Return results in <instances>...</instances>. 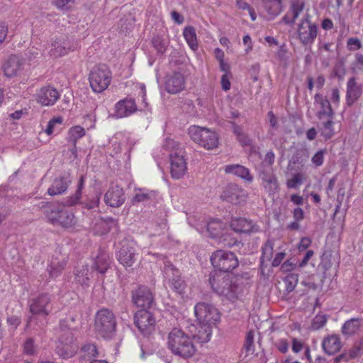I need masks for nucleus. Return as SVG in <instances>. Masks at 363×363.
Wrapping results in <instances>:
<instances>
[{
  "instance_id": "52",
  "label": "nucleus",
  "mask_w": 363,
  "mask_h": 363,
  "mask_svg": "<svg viewBox=\"0 0 363 363\" xmlns=\"http://www.w3.org/2000/svg\"><path fill=\"white\" fill-rule=\"evenodd\" d=\"M135 88L138 89V96L141 98L142 101V107L143 108H145L147 107V102L146 101V87L144 84H138L135 86Z\"/></svg>"
},
{
  "instance_id": "7",
  "label": "nucleus",
  "mask_w": 363,
  "mask_h": 363,
  "mask_svg": "<svg viewBox=\"0 0 363 363\" xmlns=\"http://www.w3.org/2000/svg\"><path fill=\"white\" fill-rule=\"evenodd\" d=\"M111 72L105 65L96 66L90 72L89 80L92 90L101 93L106 90L111 82Z\"/></svg>"
},
{
  "instance_id": "34",
  "label": "nucleus",
  "mask_w": 363,
  "mask_h": 363,
  "mask_svg": "<svg viewBox=\"0 0 363 363\" xmlns=\"http://www.w3.org/2000/svg\"><path fill=\"white\" fill-rule=\"evenodd\" d=\"M183 36L189 48L194 51L197 50L199 45L195 28L192 26L184 28Z\"/></svg>"
},
{
  "instance_id": "23",
  "label": "nucleus",
  "mask_w": 363,
  "mask_h": 363,
  "mask_svg": "<svg viewBox=\"0 0 363 363\" xmlns=\"http://www.w3.org/2000/svg\"><path fill=\"white\" fill-rule=\"evenodd\" d=\"M50 297L47 294H42L32 300L30 304V311L33 314L48 315L51 311Z\"/></svg>"
},
{
  "instance_id": "46",
  "label": "nucleus",
  "mask_w": 363,
  "mask_h": 363,
  "mask_svg": "<svg viewBox=\"0 0 363 363\" xmlns=\"http://www.w3.org/2000/svg\"><path fill=\"white\" fill-rule=\"evenodd\" d=\"M298 281V275L297 274H288L284 281L286 284V289L288 292H291L296 288Z\"/></svg>"
},
{
  "instance_id": "63",
  "label": "nucleus",
  "mask_w": 363,
  "mask_h": 363,
  "mask_svg": "<svg viewBox=\"0 0 363 363\" xmlns=\"http://www.w3.org/2000/svg\"><path fill=\"white\" fill-rule=\"evenodd\" d=\"M314 252L313 250H308L303 257V259L299 262L298 267L300 268L304 267L308 262L309 259L312 257Z\"/></svg>"
},
{
  "instance_id": "4",
  "label": "nucleus",
  "mask_w": 363,
  "mask_h": 363,
  "mask_svg": "<svg viewBox=\"0 0 363 363\" xmlns=\"http://www.w3.org/2000/svg\"><path fill=\"white\" fill-rule=\"evenodd\" d=\"M164 146L170 151L169 162L172 177L174 179L182 178L187 170L183 149L172 139L167 140Z\"/></svg>"
},
{
  "instance_id": "15",
  "label": "nucleus",
  "mask_w": 363,
  "mask_h": 363,
  "mask_svg": "<svg viewBox=\"0 0 363 363\" xmlns=\"http://www.w3.org/2000/svg\"><path fill=\"white\" fill-rule=\"evenodd\" d=\"M25 60L16 55H10L4 62L2 69L7 77L21 75L25 69Z\"/></svg>"
},
{
  "instance_id": "16",
  "label": "nucleus",
  "mask_w": 363,
  "mask_h": 363,
  "mask_svg": "<svg viewBox=\"0 0 363 363\" xmlns=\"http://www.w3.org/2000/svg\"><path fill=\"white\" fill-rule=\"evenodd\" d=\"M133 303L138 306L146 310L151 307L153 303V295L151 291L145 286H139L133 292Z\"/></svg>"
},
{
  "instance_id": "12",
  "label": "nucleus",
  "mask_w": 363,
  "mask_h": 363,
  "mask_svg": "<svg viewBox=\"0 0 363 363\" xmlns=\"http://www.w3.org/2000/svg\"><path fill=\"white\" fill-rule=\"evenodd\" d=\"M297 32L298 38L303 45H312L318 35V26L308 18H305L298 24Z\"/></svg>"
},
{
  "instance_id": "27",
  "label": "nucleus",
  "mask_w": 363,
  "mask_h": 363,
  "mask_svg": "<svg viewBox=\"0 0 363 363\" xmlns=\"http://www.w3.org/2000/svg\"><path fill=\"white\" fill-rule=\"evenodd\" d=\"M225 172L233 174L243 179L245 182L251 183L253 181V176L249 169L240 164H229L224 168Z\"/></svg>"
},
{
  "instance_id": "3",
  "label": "nucleus",
  "mask_w": 363,
  "mask_h": 363,
  "mask_svg": "<svg viewBox=\"0 0 363 363\" xmlns=\"http://www.w3.org/2000/svg\"><path fill=\"white\" fill-rule=\"evenodd\" d=\"M188 222L200 233H207L212 238L219 239V242L227 240V228L225 223L218 219L206 220L203 216L189 217Z\"/></svg>"
},
{
  "instance_id": "6",
  "label": "nucleus",
  "mask_w": 363,
  "mask_h": 363,
  "mask_svg": "<svg viewBox=\"0 0 363 363\" xmlns=\"http://www.w3.org/2000/svg\"><path fill=\"white\" fill-rule=\"evenodd\" d=\"M191 140L201 146L210 150L218 147V134L208 128L199 125H191L188 130Z\"/></svg>"
},
{
  "instance_id": "44",
  "label": "nucleus",
  "mask_w": 363,
  "mask_h": 363,
  "mask_svg": "<svg viewBox=\"0 0 363 363\" xmlns=\"http://www.w3.org/2000/svg\"><path fill=\"white\" fill-rule=\"evenodd\" d=\"M333 124L334 123L332 121V118H328L326 122L323 123L320 131L321 135L323 136L326 140L331 138L335 134Z\"/></svg>"
},
{
  "instance_id": "14",
  "label": "nucleus",
  "mask_w": 363,
  "mask_h": 363,
  "mask_svg": "<svg viewBox=\"0 0 363 363\" xmlns=\"http://www.w3.org/2000/svg\"><path fill=\"white\" fill-rule=\"evenodd\" d=\"M137 245L133 240H123L118 252V262L125 267H130L136 260Z\"/></svg>"
},
{
  "instance_id": "19",
  "label": "nucleus",
  "mask_w": 363,
  "mask_h": 363,
  "mask_svg": "<svg viewBox=\"0 0 363 363\" xmlns=\"http://www.w3.org/2000/svg\"><path fill=\"white\" fill-rule=\"evenodd\" d=\"M137 110L135 100L131 98H125L116 104L113 117L116 118L128 117Z\"/></svg>"
},
{
  "instance_id": "24",
  "label": "nucleus",
  "mask_w": 363,
  "mask_h": 363,
  "mask_svg": "<svg viewBox=\"0 0 363 363\" xmlns=\"http://www.w3.org/2000/svg\"><path fill=\"white\" fill-rule=\"evenodd\" d=\"M185 87L184 76L179 72L168 75L165 80V89L170 94H177Z\"/></svg>"
},
{
  "instance_id": "32",
  "label": "nucleus",
  "mask_w": 363,
  "mask_h": 363,
  "mask_svg": "<svg viewBox=\"0 0 363 363\" xmlns=\"http://www.w3.org/2000/svg\"><path fill=\"white\" fill-rule=\"evenodd\" d=\"M304 8V4L301 1L294 2L290 11L284 16L283 21L287 24H292L298 17Z\"/></svg>"
},
{
  "instance_id": "56",
  "label": "nucleus",
  "mask_w": 363,
  "mask_h": 363,
  "mask_svg": "<svg viewBox=\"0 0 363 363\" xmlns=\"http://www.w3.org/2000/svg\"><path fill=\"white\" fill-rule=\"evenodd\" d=\"M23 351L26 354L31 355L35 352V345L32 339H28L23 346Z\"/></svg>"
},
{
  "instance_id": "25",
  "label": "nucleus",
  "mask_w": 363,
  "mask_h": 363,
  "mask_svg": "<svg viewBox=\"0 0 363 363\" xmlns=\"http://www.w3.org/2000/svg\"><path fill=\"white\" fill-rule=\"evenodd\" d=\"M362 93V85L354 77L350 78L347 82L346 99L349 105L354 104Z\"/></svg>"
},
{
  "instance_id": "54",
  "label": "nucleus",
  "mask_w": 363,
  "mask_h": 363,
  "mask_svg": "<svg viewBox=\"0 0 363 363\" xmlns=\"http://www.w3.org/2000/svg\"><path fill=\"white\" fill-rule=\"evenodd\" d=\"M347 48L351 51L357 50L362 48V43L357 38H350L347 42Z\"/></svg>"
},
{
  "instance_id": "2",
  "label": "nucleus",
  "mask_w": 363,
  "mask_h": 363,
  "mask_svg": "<svg viewBox=\"0 0 363 363\" xmlns=\"http://www.w3.org/2000/svg\"><path fill=\"white\" fill-rule=\"evenodd\" d=\"M167 347L172 354L184 359L191 357L196 350L192 337L179 328L169 333Z\"/></svg>"
},
{
  "instance_id": "30",
  "label": "nucleus",
  "mask_w": 363,
  "mask_h": 363,
  "mask_svg": "<svg viewBox=\"0 0 363 363\" xmlns=\"http://www.w3.org/2000/svg\"><path fill=\"white\" fill-rule=\"evenodd\" d=\"M71 181L68 177H62L56 178L48 189V193L50 196H55L63 194L68 188Z\"/></svg>"
},
{
  "instance_id": "13",
  "label": "nucleus",
  "mask_w": 363,
  "mask_h": 363,
  "mask_svg": "<svg viewBox=\"0 0 363 363\" xmlns=\"http://www.w3.org/2000/svg\"><path fill=\"white\" fill-rule=\"evenodd\" d=\"M135 324L144 335L151 334L155 329V320L152 314L143 309L135 314Z\"/></svg>"
},
{
  "instance_id": "9",
  "label": "nucleus",
  "mask_w": 363,
  "mask_h": 363,
  "mask_svg": "<svg viewBox=\"0 0 363 363\" xmlns=\"http://www.w3.org/2000/svg\"><path fill=\"white\" fill-rule=\"evenodd\" d=\"M47 218L53 225L66 228H72L76 223L74 214L60 205H52L47 213Z\"/></svg>"
},
{
  "instance_id": "49",
  "label": "nucleus",
  "mask_w": 363,
  "mask_h": 363,
  "mask_svg": "<svg viewBox=\"0 0 363 363\" xmlns=\"http://www.w3.org/2000/svg\"><path fill=\"white\" fill-rule=\"evenodd\" d=\"M243 349L247 354H252L255 351L254 346V334L253 332L250 331L246 336V340L243 346Z\"/></svg>"
},
{
  "instance_id": "1",
  "label": "nucleus",
  "mask_w": 363,
  "mask_h": 363,
  "mask_svg": "<svg viewBox=\"0 0 363 363\" xmlns=\"http://www.w3.org/2000/svg\"><path fill=\"white\" fill-rule=\"evenodd\" d=\"M214 268L220 272L211 273L209 281L212 289L219 295L225 296L232 302L241 299L244 294L242 286L233 284L222 272H228L238 266V260L232 252L217 250L211 257Z\"/></svg>"
},
{
  "instance_id": "62",
  "label": "nucleus",
  "mask_w": 363,
  "mask_h": 363,
  "mask_svg": "<svg viewBox=\"0 0 363 363\" xmlns=\"http://www.w3.org/2000/svg\"><path fill=\"white\" fill-rule=\"evenodd\" d=\"M276 346L281 353H286L289 350V344L286 340H279Z\"/></svg>"
},
{
  "instance_id": "17",
  "label": "nucleus",
  "mask_w": 363,
  "mask_h": 363,
  "mask_svg": "<svg viewBox=\"0 0 363 363\" xmlns=\"http://www.w3.org/2000/svg\"><path fill=\"white\" fill-rule=\"evenodd\" d=\"M72 50L71 43L66 38L57 37L52 40L48 54L52 58H58L67 55Z\"/></svg>"
},
{
  "instance_id": "26",
  "label": "nucleus",
  "mask_w": 363,
  "mask_h": 363,
  "mask_svg": "<svg viewBox=\"0 0 363 363\" xmlns=\"http://www.w3.org/2000/svg\"><path fill=\"white\" fill-rule=\"evenodd\" d=\"M230 228L235 232L242 233H250L258 230L256 225L245 218H233L230 222Z\"/></svg>"
},
{
  "instance_id": "10",
  "label": "nucleus",
  "mask_w": 363,
  "mask_h": 363,
  "mask_svg": "<svg viewBox=\"0 0 363 363\" xmlns=\"http://www.w3.org/2000/svg\"><path fill=\"white\" fill-rule=\"evenodd\" d=\"M195 315L199 323L216 325L220 320L218 309L211 304L199 303L194 307Z\"/></svg>"
},
{
  "instance_id": "55",
  "label": "nucleus",
  "mask_w": 363,
  "mask_h": 363,
  "mask_svg": "<svg viewBox=\"0 0 363 363\" xmlns=\"http://www.w3.org/2000/svg\"><path fill=\"white\" fill-rule=\"evenodd\" d=\"M324 150H319L313 155L311 161L315 167H320L323 164L324 161Z\"/></svg>"
},
{
  "instance_id": "31",
  "label": "nucleus",
  "mask_w": 363,
  "mask_h": 363,
  "mask_svg": "<svg viewBox=\"0 0 363 363\" xmlns=\"http://www.w3.org/2000/svg\"><path fill=\"white\" fill-rule=\"evenodd\" d=\"M259 177L262 180V184L269 194L274 195L278 192L279 184L273 174L262 172L260 174Z\"/></svg>"
},
{
  "instance_id": "64",
  "label": "nucleus",
  "mask_w": 363,
  "mask_h": 363,
  "mask_svg": "<svg viewBox=\"0 0 363 363\" xmlns=\"http://www.w3.org/2000/svg\"><path fill=\"white\" fill-rule=\"evenodd\" d=\"M293 216L296 221H301L304 218L303 211L301 208H296L294 210Z\"/></svg>"
},
{
  "instance_id": "53",
  "label": "nucleus",
  "mask_w": 363,
  "mask_h": 363,
  "mask_svg": "<svg viewBox=\"0 0 363 363\" xmlns=\"http://www.w3.org/2000/svg\"><path fill=\"white\" fill-rule=\"evenodd\" d=\"M99 196H96L93 199H88L86 201L84 202H79L83 205V207L87 208L89 210H95L98 208V205L99 203Z\"/></svg>"
},
{
  "instance_id": "28",
  "label": "nucleus",
  "mask_w": 363,
  "mask_h": 363,
  "mask_svg": "<svg viewBox=\"0 0 363 363\" xmlns=\"http://www.w3.org/2000/svg\"><path fill=\"white\" fill-rule=\"evenodd\" d=\"M213 325L202 324L199 323L197 327L193 326L196 331L194 333L192 330H191L192 333V339L200 343H205L208 342L211 337V328Z\"/></svg>"
},
{
  "instance_id": "51",
  "label": "nucleus",
  "mask_w": 363,
  "mask_h": 363,
  "mask_svg": "<svg viewBox=\"0 0 363 363\" xmlns=\"http://www.w3.org/2000/svg\"><path fill=\"white\" fill-rule=\"evenodd\" d=\"M55 6L62 10H69L75 5V0H54Z\"/></svg>"
},
{
  "instance_id": "40",
  "label": "nucleus",
  "mask_w": 363,
  "mask_h": 363,
  "mask_svg": "<svg viewBox=\"0 0 363 363\" xmlns=\"http://www.w3.org/2000/svg\"><path fill=\"white\" fill-rule=\"evenodd\" d=\"M155 197V192L145 189H139L132 199V203L135 204L140 202L147 201Z\"/></svg>"
},
{
  "instance_id": "48",
  "label": "nucleus",
  "mask_w": 363,
  "mask_h": 363,
  "mask_svg": "<svg viewBox=\"0 0 363 363\" xmlns=\"http://www.w3.org/2000/svg\"><path fill=\"white\" fill-rule=\"evenodd\" d=\"M327 322V318L325 315L318 314L312 320L311 328L314 330H319L323 328Z\"/></svg>"
},
{
  "instance_id": "42",
  "label": "nucleus",
  "mask_w": 363,
  "mask_h": 363,
  "mask_svg": "<svg viewBox=\"0 0 363 363\" xmlns=\"http://www.w3.org/2000/svg\"><path fill=\"white\" fill-rule=\"evenodd\" d=\"M66 262H59L56 259L51 261L50 264L48 267V272L51 278L55 279L57 277L63 270Z\"/></svg>"
},
{
  "instance_id": "43",
  "label": "nucleus",
  "mask_w": 363,
  "mask_h": 363,
  "mask_svg": "<svg viewBox=\"0 0 363 363\" xmlns=\"http://www.w3.org/2000/svg\"><path fill=\"white\" fill-rule=\"evenodd\" d=\"M85 135V130L80 125H75L69 128L67 140L75 145L77 141Z\"/></svg>"
},
{
  "instance_id": "33",
  "label": "nucleus",
  "mask_w": 363,
  "mask_h": 363,
  "mask_svg": "<svg viewBox=\"0 0 363 363\" xmlns=\"http://www.w3.org/2000/svg\"><path fill=\"white\" fill-rule=\"evenodd\" d=\"M91 273L87 265L77 267L74 272L75 281L82 285L88 286Z\"/></svg>"
},
{
  "instance_id": "5",
  "label": "nucleus",
  "mask_w": 363,
  "mask_h": 363,
  "mask_svg": "<svg viewBox=\"0 0 363 363\" xmlns=\"http://www.w3.org/2000/svg\"><path fill=\"white\" fill-rule=\"evenodd\" d=\"M116 316L111 311L102 308L97 312L95 328L100 335L106 339H111L116 332Z\"/></svg>"
},
{
  "instance_id": "8",
  "label": "nucleus",
  "mask_w": 363,
  "mask_h": 363,
  "mask_svg": "<svg viewBox=\"0 0 363 363\" xmlns=\"http://www.w3.org/2000/svg\"><path fill=\"white\" fill-rule=\"evenodd\" d=\"M157 258L164 264L163 274L165 281L169 286L180 295L185 293L186 284L180 279L179 272L162 255H157Z\"/></svg>"
},
{
  "instance_id": "47",
  "label": "nucleus",
  "mask_w": 363,
  "mask_h": 363,
  "mask_svg": "<svg viewBox=\"0 0 363 363\" xmlns=\"http://www.w3.org/2000/svg\"><path fill=\"white\" fill-rule=\"evenodd\" d=\"M274 244L272 240H267L262 247V258L264 260H271L273 255Z\"/></svg>"
},
{
  "instance_id": "36",
  "label": "nucleus",
  "mask_w": 363,
  "mask_h": 363,
  "mask_svg": "<svg viewBox=\"0 0 363 363\" xmlns=\"http://www.w3.org/2000/svg\"><path fill=\"white\" fill-rule=\"evenodd\" d=\"M361 321L359 318H351L347 320L342 326V334L352 335L356 333L360 328Z\"/></svg>"
},
{
  "instance_id": "58",
  "label": "nucleus",
  "mask_w": 363,
  "mask_h": 363,
  "mask_svg": "<svg viewBox=\"0 0 363 363\" xmlns=\"http://www.w3.org/2000/svg\"><path fill=\"white\" fill-rule=\"evenodd\" d=\"M232 77V74H223L220 83L223 90L228 91L230 89V79Z\"/></svg>"
},
{
  "instance_id": "39",
  "label": "nucleus",
  "mask_w": 363,
  "mask_h": 363,
  "mask_svg": "<svg viewBox=\"0 0 363 363\" xmlns=\"http://www.w3.org/2000/svg\"><path fill=\"white\" fill-rule=\"evenodd\" d=\"M110 264V257L106 254H100L94 261V269L101 274L106 272Z\"/></svg>"
},
{
  "instance_id": "59",
  "label": "nucleus",
  "mask_w": 363,
  "mask_h": 363,
  "mask_svg": "<svg viewBox=\"0 0 363 363\" xmlns=\"http://www.w3.org/2000/svg\"><path fill=\"white\" fill-rule=\"evenodd\" d=\"M311 244V240L308 237H303L301 239L298 245L299 252L306 250Z\"/></svg>"
},
{
  "instance_id": "57",
  "label": "nucleus",
  "mask_w": 363,
  "mask_h": 363,
  "mask_svg": "<svg viewBox=\"0 0 363 363\" xmlns=\"http://www.w3.org/2000/svg\"><path fill=\"white\" fill-rule=\"evenodd\" d=\"M82 351L86 355L89 357H96L97 355V350L96 345L93 344H88L82 347Z\"/></svg>"
},
{
  "instance_id": "35",
  "label": "nucleus",
  "mask_w": 363,
  "mask_h": 363,
  "mask_svg": "<svg viewBox=\"0 0 363 363\" xmlns=\"http://www.w3.org/2000/svg\"><path fill=\"white\" fill-rule=\"evenodd\" d=\"M363 353V343L359 342L354 345L347 353L340 354L335 357V362L338 363L342 359H345V360H349L350 359L356 358L360 356Z\"/></svg>"
},
{
  "instance_id": "61",
  "label": "nucleus",
  "mask_w": 363,
  "mask_h": 363,
  "mask_svg": "<svg viewBox=\"0 0 363 363\" xmlns=\"http://www.w3.org/2000/svg\"><path fill=\"white\" fill-rule=\"evenodd\" d=\"M286 253L280 252L276 254L274 258L272 260V264L273 267H278L280 265L283 259L285 258Z\"/></svg>"
},
{
  "instance_id": "20",
  "label": "nucleus",
  "mask_w": 363,
  "mask_h": 363,
  "mask_svg": "<svg viewBox=\"0 0 363 363\" xmlns=\"http://www.w3.org/2000/svg\"><path fill=\"white\" fill-rule=\"evenodd\" d=\"M246 196V191L235 184H228L221 194V198L223 200L235 204L243 201Z\"/></svg>"
},
{
  "instance_id": "22",
  "label": "nucleus",
  "mask_w": 363,
  "mask_h": 363,
  "mask_svg": "<svg viewBox=\"0 0 363 363\" xmlns=\"http://www.w3.org/2000/svg\"><path fill=\"white\" fill-rule=\"evenodd\" d=\"M125 199L124 191L118 185L111 186L104 195L105 203L111 207L121 206Z\"/></svg>"
},
{
  "instance_id": "60",
  "label": "nucleus",
  "mask_w": 363,
  "mask_h": 363,
  "mask_svg": "<svg viewBox=\"0 0 363 363\" xmlns=\"http://www.w3.org/2000/svg\"><path fill=\"white\" fill-rule=\"evenodd\" d=\"M296 264L290 260H286L281 266V270L283 272H289L296 268Z\"/></svg>"
},
{
  "instance_id": "11",
  "label": "nucleus",
  "mask_w": 363,
  "mask_h": 363,
  "mask_svg": "<svg viewBox=\"0 0 363 363\" xmlns=\"http://www.w3.org/2000/svg\"><path fill=\"white\" fill-rule=\"evenodd\" d=\"M77 346L74 343V336L70 330L61 335L56 347L57 353L62 358L72 357L77 352Z\"/></svg>"
},
{
  "instance_id": "50",
  "label": "nucleus",
  "mask_w": 363,
  "mask_h": 363,
  "mask_svg": "<svg viewBox=\"0 0 363 363\" xmlns=\"http://www.w3.org/2000/svg\"><path fill=\"white\" fill-rule=\"evenodd\" d=\"M303 179V174L301 173H296L293 175L291 179L287 181V187L289 189H296L302 183Z\"/></svg>"
},
{
  "instance_id": "21",
  "label": "nucleus",
  "mask_w": 363,
  "mask_h": 363,
  "mask_svg": "<svg viewBox=\"0 0 363 363\" xmlns=\"http://www.w3.org/2000/svg\"><path fill=\"white\" fill-rule=\"evenodd\" d=\"M314 104L317 111L316 116L320 120L325 118H330L333 117L334 112L326 96L316 94L314 97Z\"/></svg>"
},
{
  "instance_id": "18",
  "label": "nucleus",
  "mask_w": 363,
  "mask_h": 363,
  "mask_svg": "<svg viewBox=\"0 0 363 363\" xmlns=\"http://www.w3.org/2000/svg\"><path fill=\"white\" fill-rule=\"evenodd\" d=\"M58 91L51 86H43L36 93V101L43 106H50L54 105L58 99Z\"/></svg>"
},
{
  "instance_id": "38",
  "label": "nucleus",
  "mask_w": 363,
  "mask_h": 363,
  "mask_svg": "<svg viewBox=\"0 0 363 363\" xmlns=\"http://www.w3.org/2000/svg\"><path fill=\"white\" fill-rule=\"evenodd\" d=\"M84 183L85 177L82 175L79 178L75 194L73 196H69L65 201L67 206H74L77 203H79L82 198V190L84 188Z\"/></svg>"
},
{
  "instance_id": "45",
  "label": "nucleus",
  "mask_w": 363,
  "mask_h": 363,
  "mask_svg": "<svg viewBox=\"0 0 363 363\" xmlns=\"http://www.w3.org/2000/svg\"><path fill=\"white\" fill-rule=\"evenodd\" d=\"M350 68L355 74H359L363 72V55L359 52L355 54L354 60L352 62Z\"/></svg>"
},
{
  "instance_id": "29",
  "label": "nucleus",
  "mask_w": 363,
  "mask_h": 363,
  "mask_svg": "<svg viewBox=\"0 0 363 363\" xmlns=\"http://www.w3.org/2000/svg\"><path fill=\"white\" fill-rule=\"evenodd\" d=\"M322 347L325 353L332 355L340 350L342 342L337 335H330L324 338L322 342Z\"/></svg>"
},
{
  "instance_id": "41",
  "label": "nucleus",
  "mask_w": 363,
  "mask_h": 363,
  "mask_svg": "<svg viewBox=\"0 0 363 363\" xmlns=\"http://www.w3.org/2000/svg\"><path fill=\"white\" fill-rule=\"evenodd\" d=\"M62 122L63 118L61 116H57L52 118L48 122L47 128L45 130V133L48 135H51L52 134H57L60 133Z\"/></svg>"
},
{
  "instance_id": "37",
  "label": "nucleus",
  "mask_w": 363,
  "mask_h": 363,
  "mask_svg": "<svg viewBox=\"0 0 363 363\" xmlns=\"http://www.w3.org/2000/svg\"><path fill=\"white\" fill-rule=\"evenodd\" d=\"M264 6L269 17L274 18L279 15L281 11V0H264Z\"/></svg>"
}]
</instances>
